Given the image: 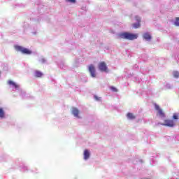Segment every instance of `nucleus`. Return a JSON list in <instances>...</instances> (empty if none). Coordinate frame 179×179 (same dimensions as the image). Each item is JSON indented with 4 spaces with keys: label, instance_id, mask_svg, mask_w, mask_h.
Listing matches in <instances>:
<instances>
[{
    "label": "nucleus",
    "instance_id": "nucleus-10",
    "mask_svg": "<svg viewBox=\"0 0 179 179\" xmlns=\"http://www.w3.org/2000/svg\"><path fill=\"white\" fill-rule=\"evenodd\" d=\"M71 113L73 115H74V117H76V118H80V117H79V110H78V108H73Z\"/></svg>",
    "mask_w": 179,
    "mask_h": 179
},
{
    "label": "nucleus",
    "instance_id": "nucleus-28",
    "mask_svg": "<svg viewBox=\"0 0 179 179\" xmlns=\"http://www.w3.org/2000/svg\"><path fill=\"white\" fill-rule=\"evenodd\" d=\"M138 162H139L140 163H142V159H139Z\"/></svg>",
    "mask_w": 179,
    "mask_h": 179
},
{
    "label": "nucleus",
    "instance_id": "nucleus-19",
    "mask_svg": "<svg viewBox=\"0 0 179 179\" xmlns=\"http://www.w3.org/2000/svg\"><path fill=\"white\" fill-rule=\"evenodd\" d=\"M173 78H179V72L178 71H173Z\"/></svg>",
    "mask_w": 179,
    "mask_h": 179
},
{
    "label": "nucleus",
    "instance_id": "nucleus-27",
    "mask_svg": "<svg viewBox=\"0 0 179 179\" xmlns=\"http://www.w3.org/2000/svg\"><path fill=\"white\" fill-rule=\"evenodd\" d=\"M178 61H177V64H179V56H178Z\"/></svg>",
    "mask_w": 179,
    "mask_h": 179
},
{
    "label": "nucleus",
    "instance_id": "nucleus-21",
    "mask_svg": "<svg viewBox=\"0 0 179 179\" xmlns=\"http://www.w3.org/2000/svg\"><path fill=\"white\" fill-rule=\"evenodd\" d=\"M165 87H166V89H173V85H171V84L167 83V84L165 85Z\"/></svg>",
    "mask_w": 179,
    "mask_h": 179
},
{
    "label": "nucleus",
    "instance_id": "nucleus-22",
    "mask_svg": "<svg viewBox=\"0 0 179 179\" xmlns=\"http://www.w3.org/2000/svg\"><path fill=\"white\" fill-rule=\"evenodd\" d=\"M175 26L179 27V17L176 18L175 22H174Z\"/></svg>",
    "mask_w": 179,
    "mask_h": 179
},
{
    "label": "nucleus",
    "instance_id": "nucleus-16",
    "mask_svg": "<svg viewBox=\"0 0 179 179\" xmlns=\"http://www.w3.org/2000/svg\"><path fill=\"white\" fill-rule=\"evenodd\" d=\"M127 118H128V120H135L136 117H135V115H134L133 113H129L127 114Z\"/></svg>",
    "mask_w": 179,
    "mask_h": 179
},
{
    "label": "nucleus",
    "instance_id": "nucleus-6",
    "mask_svg": "<svg viewBox=\"0 0 179 179\" xmlns=\"http://www.w3.org/2000/svg\"><path fill=\"white\" fill-rule=\"evenodd\" d=\"M161 125H164V127H169L170 128H173V127H174V121L166 120L164 121V123L161 124Z\"/></svg>",
    "mask_w": 179,
    "mask_h": 179
},
{
    "label": "nucleus",
    "instance_id": "nucleus-20",
    "mask_svg": "<svg viewBox=\"0 0 179 179\" xmlns=\"http://www.w3.org/2000/svg\"><path fill=\"white\" fill-rule=\"evenodd\" d=\"M68 3H76V0H65Z\"/></svg>",
    "mask_w": 179,
    "mask_h": 179
},
{
    "label": "nucleus",
    "instance_id": "nucleus-1",
    "mask_svg": "<svg viewBox=\"0 0 179 179\" xmlns=\"http://www.w3.org/2000/svg\"><path fill=\"white\" fill-rule=\"evenodd\" d=\"M10 87L13 89V92H17L18 94H20L21 97L22 99H24L26 97V92L20 88V85L17 84L16 83L12 81V80H8V82Z\"/></svg>",
    "mask_w": 179,
    "mask_h": 179
},
{
    "label": "nucleus",
    "instance_id": "nucleus-14",
    "mask_svg": "<svg viewBox=\"0 0 179 179\" xmlns=\"http://www.w3.org/2000/svg\"><path fill=\"white\" fill-rule=\"evenodd\" d=\"M38 62H39V64H48L47 59L44 57L38 58Z\"/></svg>",
    "mask_w": 179,
    "mask_h": 179
},
{
    "label": "nucleus",
    "instance_id": "nucleus-17",
    "mask_svg": "<svg viewBox=\"0 0 179 179\" xmlns=\"http://www.w3.org/2000/svg\"><path fill=\"white\" fill-rule=\"evenodd\" d=\"M21 171H23L24 173H27L30 171V169H29V166H23L22 167Z\"/></svg>",
    "mask_w": 179,
    "mask_h": 179
},
{
    "label": "nucleus",
    "instance_id": "nucleus-24",
    "mask_svg": "<svg viewBox=\"0 0 179 179\" xmlns=\"http://www.w3.org/2000/svg\"><path fill=\"white\" fill-rule=\"evenodd\" d=\"M94 100H96V101H100V100H101V98L97 96L96 95L94 96Z\"/></svg>",
    "mask_w": 179,
    "mask_h": 179
},
{
    "label": "nucleus",
    "instance_id": "nucleus-4",
    "mask_svg": "<svg viewBox=\"0 0 179 179\" xmlns=\"http://www.w3.org/2000/svg\"><path fill=\"white\" fill-rule=\"evenodd\" d=\"M88 72L90 73L91 78H96V68L94 67V65L90 64L88 66Z\"/></svg>",
    "mask_w": 179,
    "mask_h": 179
},
{
    "label": "nucleus",
    "instance_id": "nucleus-15",
    "mask_svg": "<svg viewBox=\"0 0 179 179\" xmlns=\"http://www.w3.org/2000/svg\"><path fill=\"white\" fill-rule=\"evenodd\" d=\"M58 66L61 69H65L66 68V66L65 65V63H64V62H61L59 64H58Z\"/></svg>",
    "mask_w": 179,
    "mask_h": 179
},
{
    "label": "nucleus",
    "instance_id": "nucleus-12",
    "mask_svg": "<svg viewBox=\"0 0 179 179\" xmlns=\"http://www.w3.org/2000/svg\"><path fill=\"white\" fill-rule=\"evenodd\" d=\"M5 118H6L5 110H3V108H0V120H5Z\"/></svg>",
    "mask_w": 179,
    "mask_h": 179
},
{
    "label": "nucleus",
    "instance_id": "nucleus-2",
    "mask_svg": "<svg viewBox=\"0 0 179 179\" xmlns=\"http://www.w3.org/2000/svg\"><path fill=\"white\" fill-rule=\"evenodd\" d=\"M118 37H120V38H123L124 40L132 41L136 40V38H138V35L129 32H122L118 34Z\"/></svg>",
    "mask_w": 179,
    "mask_h": 179
},
{
    "label": "nucleus",
    "instance_id": "nucleus-23",
    "mask_svg": "<svg viewBox=\"0 0 179 179\" xmlns=\"http://www.w3.org/2000/svg\"><path fill=\"white\" fill-rule=\"evenodd\" d=\"M110 90L112 92H118V90H117V88H115V87H113V86L110 87Z\"/></svg>",
    "mask_w": 179,
    "mask_h": 179
},
{
    "label": "nucleus",
    "instance_id": "nucleus-8",
    "mask_svg": "<svg viewBox=\"0 0 179 179\" xmlns=\"http://www.w3.org/2000/svg\"><path fill=\"white\" fill-rule=\"evenodd\" d=\"M155 110H157L158 114L159 116H161L162 118H164L166 117L164 113H163V110L160 108L159 105L155 104Z\"/></svg>",
    "mask_w": 179,
    "mask_h": 179
},
{
    "label": "nucleus",
    "instance_id": "nucleus-5",
    "mask_svg": "<svg viewBox=\"0 0 179 179\" xmlns=\"http://www.w3.org/2000/svg\"><path fill=\"white\" fill-rule=\"evenodd\" d=\"M98 67L101 72H108V68L104 62L99 63Z\"/></svg>",
    "mask_w": 179,
    "mask_h": 179
},
{
    "label": "nucleus",
    "instance_id": "nucleus-25",
    "mask_svg": "<svg viewBox=\"0 0 179 179\" xmlns=\"http://www.w3.org/2000/svg\"><path fill=\"white\" fill-rule=\"evenodd\" d=\"M173 120H178V115L174 114L173 116Z\"/></svg>",
    "mask_w": 179,
    "mask_h": 179
},
{
    "label": "nucleus",
    "instance_id": "nucleus-18",
    "mask_svg": "<svg viewBox=\"0 0 179 179\" xmlns=\"http://www.w3.org/2000/svg\"><path fill=\"white\" fill-rule=\"evenodd\" d=\"M8 156L6 155H3L1 157H0L1 160H2V162H6V160H8Z\"/></svg>",
    "mask_w": 179,
    "mask_h": 179
},
{
    "label": "nucleus",
    "instance_id": "nucleus-11",
    "mask_svg": "<svg viewBox=\"0 0 179 179\" xmlns=\"http://www.w3.org/2000/svg\"><path fill=\"white\" fill-rule=\"evenodd\" d=\"M43 73L38 70H36L34 72V78H41L43 76Z\"/></svg>",
    "mask_w": 179,
    "mask_h": 179
},
{
    "label": "nucleus",
    "instance_id": "nucleus-29",
    "mask_svg": "<svg viewBox=\"0 0 179 179\" xmlns=\"http://www.w3.org/2000/svg\"><path fill=\"white\" fill-rule=\"evenodd\" d=\"M0 78H1V71H0Z\"/></svg>",
    "mask_w": 179,
    "mask_h": 179
},
{
    "label": "nucleus",
    "instance_id": "nucleus-26",
    "mask_svg": "<svg viewBox=\"0 0 179 179\" xmlns=\"http://www.w3.org/2000/svg\"><path fill=\"white\" fill-rule=\"evenodd\" d=\"M31 171V173H37L38 170L36 169L35 171Z\"/></svg>",
    "mask_w": 179,
    "mask_h": 179
},
{
    "label": "nucleus",
    "instance_id": "nucleus-9",
    "mask_svg": "<svg viewBox=\"0 0 179 179\" xmlns=\"http://www.w3.org/2000/svg\"><path fill=\"white\" fill-rule=\"evenodd\" d=\"M84 160H89L90 159V151L89 150H85L83 153Z\"/></svg>",
    "mask_w": 179,
    "mask_h": 179
},
{
    "label": "nucleus",
    "instance_id": "nucleus-7",
    "mask_svg": "<svg viewBox=\"0 0 179 179\" xmlns=\"http://www.w3.org/2000/svg\"><path fill=\"white\" fill-rule=\"evenodd\" d=\"M135 19L137 22L133 24V27L134 29H138V27H141V17L136 15Z\"/></svg>",
    "mask_w": 179,
    "mask_h": 179
},
{
    "label": "nucleus",
    "instance_id": "nucleus-3",
    "mask_svg": "<svg viewBox=\"0 0 179 179\" xmlns=\"http://www.w3.org/2000/svg\"><path fill=\"white\" fill-rule=\"evenodd\" d=\"M14 48L15 51L21 52V54H23L24 55H31V54H33V51L30 50L29 48L19 45H14Z\"/></svg>",
    "mask_w": 179,
    "mask_h": 179
},
{
    "label": "nucleus",
    "instance_id": "nucleus-13",
    "mask_svg": "<svg viewBox=\"0 0 179 179\" xmlns=\"http://www.w3.org/2000/svg\"><path fill=\"white\" fill-rule=\"evenodd\" d=\"M143 37L146 41H150V40H152V36H150V34H149V33H145L143 35Z\"/></svg>",
    "mask_w": 179,
    "mask_h": 179
}]
</instances>
